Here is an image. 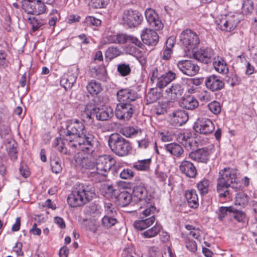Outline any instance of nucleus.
I'll return each mask as SVG.
<instances>
[{"label": "nucleus", "mask_w": 257, "mask_h": 257, "mask_svg": "<svg viewBox=\"0 0 257 257\" xmlns=\"http://www.w3.org/2000/svg\"><path fill=\"white\" fill-rule=\"evenodd\" d=\"M51 166L52 171L55 173L58 174L62 170L60 160L59 158H55L51 161Z\"/></svg>", "instance_id": "5fc2aeb1"}, {"label": "nucleus", "mask_w": 257, "mask_h": 257, "mask_svg": "<svg viewBox=\"0 0 257 257\" xmlns=\"http://www.w3.org/2000/svg\"><path fill=\"white\" fill-rule=\"evenodd\" d=\"M45 3L47 2L43 0H23L22 9L28 14L39 15L45 12Z\"/></svg>", "instance_id": "1a4fd4ad"}, {"label": "nucleus", "mask_w": 257, "mask_h": 257, "mask_svg": "<svg viewBox=\"0 0 257 257\" xmlns=\"http://www.w3.org/2000/svg\"><path fill=\"white\" fill-rule=\"evenodd\" d=\"M210 155V151L209 149L202 148L190 153L189 157L197 162L206 164L209 161Z\"/></svg>", "instance_id": "4be33fe9"}, {"label": "nucleus", "mask_w": 257, "mask_h": 257, "mask_svg": "<svg viewBox=\"0 0 257 257\" xmlns=\"http://www.w3.org/2000/svg\"><path fill=\"white\" fill-rule=\"evenodd\" d=\"M181 105L188 110H193L198 106V101L192 96H187L182 99Z\"/></svg>", "instance_id": "2f4dec72"}, {"label": "nucleus", "mask_w": 257, "mask_h": 257, "mask_svg": "<svg viewBox=\"0 0 257 257\" xmlns=\"http://www.w3.org/2000/svg\"><path fill=\"white\" fill-rule=\"evenodd\" d=\"M151 159L138 160L133 164L132 167L138 171H147L150 169Z\"/></svg>", "instance_id": "72a5a7b5"}, {"label": "nucleus", "mask_w": 257, "mask_h": 257, "mask_svg": "<svg viewBox=\"0 0 257 257\" xmlns=\"http://www.w3.org/2000/svg\"><path fill=\"white\" fill-rule=\"evenodd\" d=\"M145 17L149 25L155 30H160L163 28V25L154 10L147 9L145 12Z\"/></svg>", "instance_id": "aec40b11"}, {"label": "nucleus", "mask_w": 257, "mask_h": 257, "mask_svg": "<svg viewBox=\"0 0 257 257\" xmlns=\"http://www.w3.org/2000/svg\"><path fill=\"white\" fill-rule=\"evenodd\" d=\"M104 192L105 193L104 195L106 197H113L115 196L116 190L114 188L113 186L111 185H104L103 187Z\"/></svg>", "instance_id": "603ef678"}, {"label": "nucleus", "mask_w": 257, "mask_h": 257, "mask_svg": "<svg viewBox=\"0 0 257 257\" xmlns=\"http://www.w3.org/2000/svg\"><path fill=\"white\" fill-rule=\"evenodd\" d=\"M138 147L141 149H146L150 145L151 142L149 138L146 137L138 141Z\"/></svg>", "instance_id": "680f3d73"}, {"label": "nucleus", "mask_w": 257, "mask_h": 257, "mask_svg": "<svg viewBox=\"0 0 257 257\" xmlns=\"http://www.w3.org/2000/svg\"><path fill=\"white\" fill-rule=\"evenodd\" d=\"M78 75V69L76 67H73L64 73L61 77L60 81V85L63 87L65 90L70 89L75 82Z\"/></svg>", "instance_id": "dca6fc26"}, {"label": "nucleus", "mask_w": 257, "mask_h": 257, "mask_svg": "<svg viewBox=\"0 0 257 257\" xmlns=\"http://www.w3.org/2000/svg\"><path fill=\"white\" fill-rule=\"evenodd\" d=\"M180 171L189 178H194L197 174V170L192 163L188 161H182L180 166Z\"/></svg>", "instance_id": "bb28decb"}, {"label": "nucleus", "mask_w": 257, "mask_h": 257, "mask_svg": "<svg viewBox=\"0 0 257 257\" xmlns=\"http://www.w3.org/2000/svg\"><path fill=\"white\" fill-rule=\"evenodd\" d=\"M186 248L192 252L197 250V244L195 241L188 239L186 241Z\"/></svg>", "instance_id": "e2e57ef3"}, {"label": "nucleus", "mask_w": 257, "mask_h": 257, "mask_svg": "<svg viewBox=\"0 0 257 257\" xmlns=\"http://www.w3.org/2000/svg\"><path fill=\"white\" fill-rule=\"evenodd\" d=\"M85 111L86 117L89 119H93L95 117L98 120L104 121L113 115V109L111 107L104 106L100 108L91 103L86 105Z\"/></svg>", "instance_id": "423d86ee"}, {"label": "nucleus", "mask_w": 257, "mask_h": 257, "mask_svg": "<svg viewBox=\"0 0 257 257\" xmlns=\"http://www.w3.org/2000/svg\"><path fill=\"white\" fill-rule=\"evenodd\" d=\"M17 143L12 139H8L5 142L6 149L12 161L17 159Z\"/></svg>", "instance_id": "cd10ccee"}, {"label": "nucleus", "mask_w": 257, "mask_h": 257, "mask_svg": "<svg viewBox=\"0 0 257 257\" xmlns=\"http://www.w3.org/2000/svg\"><path fill=\"white\" fill-rule=\"evenodd\" d=\"M133 196L135 200L140 202V206L146 207L148 204H152L151 203V196L148 195L147 189L145 184L142 182H138L133 188Z\"/></svg>", "instance_id": "9b49d317"}, {"label": "nucleus", "mask_w": 257, "mask_h": 257, "mask_svg": "<svg viewBox=\"0 0 257 257\" xmlns=\"http://www.w3.org/2000/svg\"><path fill=\"white\" fill-rule=\"evenodd\" d=\"M135 105L131 103L120 102L115 110V115L119 119L129 120L134 112Z\"/></svg>", "instance_id": "ddd939ff"}, {"label": "nucleus", "mask_w": 257, "mask_h": 257, "mask_svg": "<svg viewBox=\"0 0 257 257\" xmlns=\"http://www.w3.org/2000/svg\"><path fill=\"white\" fill-rule=\"evenodd\" d=\"M233 216L235 219L238 222H242L245 217V214L242 211L237 210L234 209V211L232 212Z\"/></svg>", "instance_id": "0e129e2a"}, {"label": "nucleus", "mask_w": 257, "mask_h": 257, "mask_svg": "<svg viewBox=\"0 0 257 257\" xmlns=\"http://www.w3.org/2000/svg\"><path fill=\"white\" fill-rule=\"evenodd\" d=\"M87 155L79 154L76 158V162L77 165L81 168L82 172L87 170H91L95 168V162L90 155L87 154Z\"/></svg>", "instance_id": "6ab92c4d"}, {"label": "nucleus", "mask_w": 257, "mask_h": 257, "mask_svg": "<svg viewBox=\"0 0 257 257\" xmlns=\"http://www.w3.org/2000/svg\"><path fill=\"white\" fill-rule=\"evenodd\" d=\"M65 130V128L60 131V135L61 138L60 139L58 138L55 139L53 143V146L55 148H57V149L62 153L64 154H68L70 153V148L69 147H68L67 145H65L63 144L64 141V137L61 135V132Z\"/></svg>", "instance_id": "c756f323"}, {"label": "nucleus", "mask_w": 257, "mask_h": 257, "mask_svg": "<svg viewBox=\"0 0 257 257\" xmlns=\"http://www.w3.org/2000/svg\"><path fill=\"white\" fill-rule=\"evenodd\" d=\"M85 23L88 26H98L101 25V22L93 17L89 16L86 18Z\"/></svg>", "instance_id": "13d9d810"}, {"label": "nucleus", "mask_w": 257, "mask_h": 257, "mask_svg": "<svg viewBox=\"0 0 257 257\" xmlns=\"http://www.w3.org/2000/svg\"><path fill=\"white\" fill-rule=\"evenodd\" d=\"M180 41L185 47L184 51L186 55H190L187 52L191 51L198 47L200 40L197 35L190 29L184 30L180 35Z\"/></svg>", "instance_id": "0eeeda50"}, {"label": "nucleus", "mask_w": 257, "mask_h": 257, "mask_svg": "<svg viewBox=\"0 0 257 257\" xmlns=\"http://www.w3.org/2000/svg\"><path fill=\"white\" fill-rule=\"evenodd\" d=\"M114 163L115 161L111 156L108 155L100 156L96 159L95 163L96 173L103 177H106Z\"/></svg>", "instance_id": "9d476101"}, {"label": "nucleus", "mask_w": 257, "mask_h": 257, "mask_svg": "<svg viewBox=\"0 0 257 257\" xmlns=\"http://www.w3.org/2000/svg\"><path fill=\"white\" fill-rule=\"evenodd\" d=\"M171 40H172L171 39H169L167 41V48L164 50L163 55L162 56V58L164 60H168L171 58L172 50L169 47H171L173 46V44L171 42Z\"/></svg>", "instance_id": "8fccbe9b"}, {"label": "nucleus", "mask_w": 257, "mask_h": 257, "mask_svg": "<svg viewBox=\"0 0 257 257\" xmlns=\"http://www.w3.org/2000/svg\"><path fill=\"white\" fill-rule=\"evenodd\" d=\"M86 88L92 95H97L102 90L101 84L94 80L89 82L86 86Z\"/></svg>", "instance_id": "c9c22d12"}, {"label": "nucleus", "mask_w": 257, "mask_h": 257, "mask_svg": "<svg viewBox=\"0 0 257 257\" xmlns=\"http://www.w3.org/2000/svg\"><path fill=\"white\" fill-rule=\"evenodd\" d=\"M117 96L120 102L132 103L138 98V94L134 90L125 88L118 90L117 92Z\"/></svg>", "instance_id": "a211bd4d"}, {"label": "nucleus", "mask_w": 257, "mask_h": 257, "mask_svg": "<svg viewBox=\"0 0 257 257\" xmlns=\"http://www.w3.org/2000/svg\"><path fill=\"white\" fill-rule=\"evenodd\" d=\"M218 28L222 31L231 32L236 27L239 21L236 16L234 15L226 16L218 21Z\"/></svg>", "instance_id": "f3484780"}, {"label": "nucleus", "mask_w": 257, "mask_h": 257, "mask_svg": "<svg viewBox=\"0 0 257 257\" xmlns=\"http://www.w3.org/2000/svg\"><path fill=\"white\" fill-rule=\"evenodd\" d=\"M92 72L95 73V77L100 80L105 81L106 79V70L104 66H100L97 68H92Z\"/></svg>", "instance_id": "ea45409f"}, {"label": "nucleus", "mask_w": 257, "mask_h": 257, "mask_svg": "<svg viewBox=\"0 0 257 257\" xmlns=\"http://www.w3.org/2000/svg\"><path fill=\"white\" fill-rule=\"evenodd\" d=\"M119 204L122 207L128 205L132 199V195L127 191L121 192L117 196Z\"/></svg>", "instance_id": "e433bc0d"}, {"label": "nucleus", "mask_w": 257, "mask_h": 257, "mask_svg": "<svg viewBox=\"0 0 257 257\" xmlns=\"http://www.w3.org/2000/svg\"><path fill=\"white\" fill-rule=\"evenodd\" d=\"M171 123L174 126H181L188 120V115L187 112L182 110H177L170 114Z\"/></svg>", "instance_id": "393cba45"}, {"label": "nucleus", "mask_w": 257, "mask_h": 257, "mask_svg": "<svg viewBox=\"0 0 257 257\" xmlns=\"http://www.w3.org/2000/svg\"><path fill=\"white\" fill-rule=\"evenodd\" d=\"M95 195L91 185L80 184L67 198L69 205L72 207L82 205L90 201Z\"/></svg>", "instance_id": "7ed1b4c3"}, {"label": "nucleus", "mask_w": 257, "mask_h": 257, "mask_svg": "<svg viewBox=\"0 0 257 257\" xmlns=\"http://www.w3.org/2000/svg\"><path fill=\"white\" fill-rule=\"evenodd\" d=\"M156 30L146 28L144 29L141 34V39L143 42L148 45L154 46L156 45L159 41V36L156 32Z\"/></svg>", "instance_id": "b1692460"}, {"label": "nucleus", "mask_w": 257, "mask_h": 257, "mask_svg": "<svg viewBox=\"0 0 257 257\" xmlns=\"http://www.w3.org/2000/svg\"><path fill=\"white\" fill-rule=\"evenodd\" d=\"M233 211H234V208L232 206H221L216 211V214L218 216V218L220 220H222L226 216L232 213Z\"/></svg>", "instance_id": "a19ab883"}, {"label": "nucleus", "mask_w": 257, "mask_h": 257, "mask_svg": "<svg viewBox=\"0 0 257 257\" xmlns=\"http://www.w3.org/2000/svg\"><path fill=\"white\" fill-rule=\"evenodd\" d=\"M117 223V220L114 216L104 215L101 219V226L106 229H108Z\"/></svg>", "instance_id": "58836bf2"}, {"label": "nucleus", "mask_w": 257, "mask_h": 257, "mask_svg": "<svg viewBox=\"0 0 257 257\" xmlns=\"http://www.w3.org/2000/svg\"><path fill=\"white\" fill-rule=\"evenodd\" d=\"M184 89L182 85L179 83H174L171 87L166 89V97L174 101L181 96L183 93Z\"/></svg>", "instance_id": "a878e982"}, {"label": "nucleus", "mask_w": 257, "mask_h": 257, "mask_svg": "<svg viewBox=\"0 0 257 257\" xmlns=\"http://www.w3.org/2000/svg\"><path fill=\"white\" fill-rule=\"evenodd\" d=\"M192 53L195 59L205 64L210 63L214 59V51L209 48H201Z\"/></svg>", "instance_id": "412c9836"}, {"label": "nucleus", "mask_w": 257, "mask_h": 257, "mask_svg": "<svg viewBox=\"0 0 257 257\" xmlns=\"http://www.w3.org/2000/svg\"><path fill=\"white\" fill-rule=\"evenodd\" d=\"M22 246L23 245L21 242H17L16 243L15 246L14 247L13 250L18 255H23L24 253L22 250Z\"/></svg>", "instance_id": "338daca9"}, {"label": "nucleus", "mask_w": 257, "mask_h": 257, "mask_svg": "<svg viewBox=\"0 0 257 257\" xmlns=\"http://www.w3.org/2000/svg\"><path fill=\"white\" fill-rule=\"evenodd\" d=\"M178 141L182 144L187 149H190L193 143V139L190 137L188 133H180L177 137Z\"/></svg>", "instance_id": "473e14b6"}, {"label": "nucleus", "mask_w": 257, "mask_h": 257, "mask_svg": "<svg viewBox=\"0 0 257 257\" xmlns=\"http://www.w3.org/2000/svg\"><path fill=\"white\" fill-rule=\"evenodd\" d=\"M161 229V225L160 224L156 223L153 227L144 231L143 235L146 238L153 237L157 235Z\"/></svg>", "instance_id": "79ce46f5"}, {"label": "nucleus", "mask_w": 257, "mask_h": 257, "mask_svg": "<svg viewBox=\"0 0 257 257\" xmlns=\"http://www.w3.org/2000/svg\"><path fill=\"white\" fill-rule=\"evenodd\" d=\"M165 150L172 156L180 157L184 153L182 147L177 143H170L165 145Z\"/></svg>", "instance_id": "7c9ffc66"}, {"label": "nucleus", "mask_w": 257, "mask_h": 257, "mask_svg": "<svg viewBox=\"0 0 257 257\" xmlns=\"http://www.w3.org/2000/svg\"><path fill=\"white\" fill-rule=\"evenodd\" d=\"M185 228L189 230V235L191 236L192 237L198 239L199 237L201 235L200 230L198 229H196L191 225H186Z\"/></svg>", "instance_id": "864d4df0"}, {"label": "nucleus", "mask_w": 257, "mask_h": 257, "mask_svg": "<svg viewBox=\"0 0 257 257\" xmlns=\"http://www.w3.org/2000/svg\"><path fill=\"white\" fill-rule=\"evenodd\" d=\"M49 15L51 16L49 17V26H54L57 21L59 15L56 10H53Z\"/></svg>", "instance_id": "bf43d9fd"}, {"label": "nucleus", "mask_w": 257, "mask_h": 257, "mask_svg": "<svg viewBox=\"0 0 257 257\" xmlns=\"http://www.w3.org/2000/svg\"><path fill=\"white\" fill-rule=\"evenodd\" d=\"M249 197L243 192H239L237 194L235 203L236 205H238L241 206H244L247 204L249 201Z\"/></svg>", "instance_id": "c03bdc74"}, {"label": "nucleus", "mask_w": 257, "mask_h": 257, "mask_svg": "<svg viewBox=\"0 0 257 257\" xmlns=\"http://www.w3.org/2000/svg\"><path fill=\"white\" fill-rule=\"evenodd\" d=\"M209 109L214 114H218L221 111V106L220 103L216 101H213L208 104Z\"/></svg>", "instance_id": "3c124183"}, {"label": "nucleus", "mask_w": 257, "mask_h": 257, "mask_svg": "<svg viewBox=\"0 0 257 257\" xmlns=\"http://www.w3.org/2000/svg\"><path fill=\"white\" fill-rule=\"evenodd\" d=\"M155 210V206L152 204H148L146 207L140 206L139 211L141 214V219L135 221V228L137 230H143L151 226L155 221V216L152 215L148 217L153 214Z\"/></svg>", "instance_id": "39448f33"}, {"label": "nucleus", "mask_w": 257, "mask_h": 257, "mask_svg": "<svg viewBox=\"0 0 257 257\" xmlns=\"http://www.w3.org/2000/svg\"><path fill=\"white\" fill-rule=\"evenodd\" d=\"M199 99L202 102H207L212 100V95L210 92L205 90L199 95Z\"/></svg>", "instance_id": "4d7b16f0"}, {"label": "nucleus", "mask_w": 257, "mask_h": 257, "mask_svg": "<svg viewBox=\"0 0 257 257\" xmlns=\"http://www.w3.org/2000/svg\"><path fill=\"white\" fill-rule=\"evenodd\" d=\"M210 182L206 179H203L197 184V188L201 195L208 193Z\"/></svg>", "instance_id": "a18cd8bd"}, {"label": "nucleus", "mask_w": 257, "mask_h": 257, "mask_svg": "<svg viewBox=\"0 0 257 257\" xmlns=\"http://www.w3.org/2000/svg\"><path fill=\"white\" fill-rule=\"evenodd\" d=\"M11 132L10 127L8 125H3L0 127V136L5 138Z\"/></svg>", "instance_id": "69168bd1"}, {"label": "nucleus", "mask_w": 257, "mask_h": 257, "mask_svg": "<svg viewBox=\"0 0 257 257\" xmlns=\"http://www.w3.org/2000/svg\"><path fill=\"white\" fill-rule=\"evenodd\" d=\"M92 6L95 9L104 7L108 3L109 0H90Z\"/></svg>", "instance_id": "052dcab7"}, {"label": "nucleus", "mask_w": 257, "mask_h": 257, "mask_svg": "<svg viewBox=\"0 0 257 257\" xmlns=\"http://www.w3.org/2000/svg\"><path fill=\"white\" fill-rule=\"evenodd\" d=\"M237 170L230 168H225L219 171L217 179V190L220 197H226L229 194V187L236 190L239 189L240 185L237 180Z\"/></svg>", "instance_id": "f03ea898"}, {"label": "nucleus", "mask_w": 257, "mask_h": 257, "mask_svg": "<svg viewBox=\"0 0 257 257\" xmlns=\"http://www.w3.org/2000/svg\"><path fill=\"white\" fill-rule=\"evenodd\" d=\"M121 54V51L116 47H109L106 51V57L111 60L118 56Z\"/></svg>", "instance_id": "de8ad7c7"}, {"label": "nucleus", "mask_w": 257, "mask_h": 257, "mask_svg": "<svg viewBox=\"0 0 257 257\" xmlns=\"http://www.w3.org/2000/svg\"><path fill=\"white\" fill-rule=\"evenodd\" d=\"M194 128L196 132L206 135L213 132L214 125L211 119L205 117H200L195 122Z\"/></svg>", "instance_id": "4468645a"}, {"label": "nucleus", "mask_w": 257, "mask_h": 257, "mask_svg": "<svg viewBox=\"0 0 257 257\" xmlns=\"http://www.w3.org/2000/svg\"><path fill=\"white\" fill-rule=\"evenodd\" d=\"M205 84L206 87L213 92L220 90L224 86L223 81L219 77L214 75L206 77Z\"/></svg>", "instance_id": "5701e85b"}, {"label": "nucleus", "mask_w": 257, "mask_h": 257, "mask_svg": "<svg viewBox=\"0 0 257 257\" xmlns=\"http://www.w3.org/2000/svg\"><path fill=\"white\" fill-rule=\"evenodd\" d=\"M108 143L111 151L119 157L126 156L131 153V143L118 134L111 135Z\"/></svg>", "instance_id": "20e7f679"}, {"label": "nucleus", "mask_w": 257, "mask_h": 257, "mask_svg": "<svg viewBox=\"0 0 257 257\" xmlns=\"http://www.w3.org/2000/svg\"><path fill=\"white\" fill-rule=\"evenodd\" d=\"M120 133L127 138H131L135 134H138V130L132 126H126L121 129Z\"/></svg>", "instance_id": "09e8293b"}, {"label": "nucleus", "mask_w": 257, "mask_h": 257, "mask_svg": "<svg viewBox=\"0 0 257 257\" xmlns=\"http://www.w3.org/2000/svg\"><path fill=\"white\" fill-rule=\"evenodd\" d=\"M254 10V4L252 0H245L242 5V12L243 15H250Z\"/></svg>", "instance_id": "37998d69"}, {"label": "nucleus", "mask_w": 257, "mask_h": 257, "mask_svg": "<svg viewBox=\"0 0 257 257\" xmlns=\"http://www.w3.org/2000/svg\"><path fill=\"white\" fill-rule=\"evenodd\" d=\"M185 198L189 206L192 208H196L199 206L198 198L194 190H189L185 193Z\"/></svg>", "instance_id": "c85d7f7f"}, {"label": "nucleus", "mask_w": 257, "mask_h": 257, "mask_svg": "<svg viewBox=\"0 0 257 257\" xmlns=\"http://www.w3.org/2000/svg\"><path fill=\"white\" fill-rule=\"evenodd\" d=\"M142 20V16L138 12L132 10L125 11L122 16L123 24L129 28L138 26L141 24Z\"/></svg>", "instance_id": "2eb2a0df"}, {"label": "nucleus", "mask_w": 257, "mask_h": 257, "mask_svg": "<svg viewBox=\"0 0 257 257\" xmlns=\"http://www.w3.org/2000/svg\"><path fill=\"white\" fill-rule=\"evenodd\" d=\"M61 135L64 137V145L87 154H91L98 143L94 135L78 119L67 121L65 130L61 132Z\"/></svg>", "instance_id": "f257e3e1"}, {"label": "nucleus", "mask_w": 257, "mask_h": 257, "mask_svg": "<svg viewBox=\"0 0 257 257\" xmlns=\"http://www.w3.org/2000/svg\"><path fill=\"white\" fill-rule=\"evenodd\" d=\"M161 96V93L159 92L157 88L151 89L146 96L147 103H152L156 102Z\"/></svg>", "instance_id": "4c0bfd02"}, {"label": "nucleus", "mask_w": 257, "mask_h": 257, "mask_svg": "<svg viewBox=\"0 0 257 257\" xmlns=\"http://www.w3.org/2000/svg\"><path fill=\"white\" fill-rule=\"evenodd\" d=\"M117 70L121 76L128 75L131 72V69L128 64L120 63L117 65Z\"/></svg>", "instance_id": "49530a36"}, {"label": "nucleus", "mask_w": 257, "mask_h": 257, "mask_svg": "<svg viewBox=\"0 0 257 257\" xmlns=\"http://www.w3.org/2000/svg\"><path fill=\"white\" fill-rule=\"evenodd\" d=\"M177 67L184 75L193 76L199 71V67L194 61L182 60L177 62Z\"/></svg>", "instance_id": "f8f14e48"}, {"label": "nucleus", "mask_w": 257, "mask_h": 257, "mask_svg": "<svg viewBox=\"0 0 257 257\" xmlns=\"http://www.w3.org/2000/svg\"><path fill=\"white\" fill-rule=\"evenodd\" d=\"M135 175L134 172L131 169H124L119 174V177L122 179H131Z\"/></svg>", "instance_id": "6e6d98bb"}, {"label": "nucleus", "mask_w": 257, "mask_h": 257, "mask_svg": "<svg viewBox=\"0 0 257 257\" xmlns=\"http://www.w3.org/2000/svg\"><path fill=\"white\" fill-rule=\"evenodd\" d=\"M176 78V74L171 71H169L162 74H159L157 68H153L151 70V81L156 83L157 87L163 88L166 86Z\"/></svg>", "instance_id": "6e6552de"}, {"label": "nucleus", "mask_w": 257, "mask_h": 257, "mask_svg": "<svg viewBox=\"0 0 257 257\" xmlns=\"http://www.w3.org/2000/svg\"><path fill=\"white\" fill-rule=\"evenodd\" d=\"M213 66L215 70L220 73H224L227 72L228 68L224 60L222 58L218 57L214 58Z\"/></svg>", "instance_id": "f704fd0d"}, {"label": "nucleus", "mask_w": 257, "mask_h": 257, "mask_svg": "<svg viewBox=\"0 0 257 257\" xmlns=\"http://www.w3.org/2000/svg\"><path fill=\"white\" fill-rule=\"evenodd\" d=\"M128 41V36L123 34H117V43L124 44Z\"/></svg>", "instance_id": "774afa93"}]
</instances>
